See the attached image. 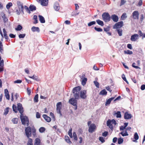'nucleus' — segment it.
I'll return each mask as SVG.
<instances>
[{
    "instance_id": "2",
    "label": "nucleus",
    "mask_w": 145,
    "mask_h": 145,
    "mask_svg": "<svg viewBox=\"0 0 145 145\" xmlns=\"http://www.w3.org/2000/svg\"><path fill=\"white\" fill-rule=\"evenodd\" d=\"M91 121H89L88 122V126H89V132L90 133H92L96 129V125L93 123L91 124Z\"/></svg>"
},
{
    "instance_id": "49",
    "label": "nucleus",
    "mask_w": 145,
    "mask_h": 145,
    "mask_svg": "<svg viewBox=\"0 0 145 145\" xmlns=\"http://www.w3.org/2000/svg\"><path fill=\"white\" fill-rule=\"evenodd\" d=\"M24 8L25 9V10H26V12L28 13H29L30 14V9H29V8L27 7V6H25L24 7Z\"/></svg>"
},
{
    "instance_id": "24",
    "label": "nucleus",
    "mask_w": 145,
    "mask_h": 145,
    "mask_svg": "<svg viewBox=\"0 0 145 145\" xmlns=\"http://www.w3.org/2000/svg\"><path fill=\"white\" fill-rule=\"evenodd\" d=\"M114 98V97H112V98H109L108 100H107L106 102V103H105V105L106 106L107 105L110 104L111 101L112 100H113Z\"/></svg>"
},
{
    "instance_id": "12",
    "label": "nucleus",
    "mask_w": 145,
    "mask_h": 145,
    "mask_svg": "<svg viewBox=\"0 0 145 145\" xmlns=\"http://www.w3.org/2000/svg\"><path fill=\"white\" fill-rule=\"evenodd\" d=\"M54 8L55 10L56 11H58L60 8L59 4L57 2H56L54 6Z\"/></svg>"
},
{
    "instance_id": "42",
    "label": "nucleus",
    "mask_w": 145,
    "mask_h": 145,
    "mask_svg": "<svg viewBox=\"0 0 145 145\" xmlns=\"http://www.w3.org/2000/svg\"><path fill=\"white\" fill-rule=\"evenodd\" d=\"M45 130V129L44 127H41L39 129L40 132L42 133L44 132Z\"/></svg>"
},
{
    "instance_id": "10",
    "label": "nucleus",
    "mask_w": 145,
    "mask_h": 145,
    "mask_svg": "<svg viewBox=\"0 0 145 145\" xmlns=\"http://www.w3.org/2000/svg\"><path fill=\"white\" fill-rule=\"evenodd\" d=\"M18 110L19 111L21 114H22L23 112V108L22 107V104L18 103V104L17 106Z\"/></svg>"
},
{
    "instance_id": "29",
    "label": "nucleus",
    "mask_w": 145,
    "mask_h": 145,
    "mask_svg": "<svg viewBox=\"0 0 145 145\" xmlns=\"http://www.w3.org/2000/svg\"><path fill=\"white\" fill-rule=\"evenodd\" d=\"M3 31L4 33V35L5 38L6 39H8V37L7 36V31H6L5 29V28H4L3 29Z\"/></svg>"
},
{
    "instance_id": "53",
    "label": "nucleus",
    "mask_w": 145,
    "mask_h": 145,
    "mask_svg": "<svg viewBox=\"0 0 145 145\" xmlns=\"http://www.w3.org/2000/svg\"><path fill=\"white\" fill-rule=\"evenodd\" d=\"M68 135L71 138L72 137V129H70L68 132Z\"/></svg>"
},
{
    "instance_id": "34",
    "label": "nucleus",
    "mask_w": 145,
    "mask_h": 145,
    "mask_svg": "<svg viewBox=\"0 0 145 145\" xmlns=\"http://www.w3.org/2000/svg\"><path fill=\"white\" fill-rule=\"evenodd\" d=\"M32 140L31 138H29L27 142V145H33Z\"/></svg>"
},
{
    "instance_id": "44",
    "label": "nucleus",
    "mask_w": 145,
    "mask_h": 145,
    "mask_svg": "<svg viewBox=\"0 0 145 145\" xmlns=\"http://www.w3.org/2000/svg\"><path fill=\"white\" fill-rule=\"evenodd\" d=\"M123 142V139L121 138H120L118 140V143L119 144H122Z\"/></svg>"
},
{
    "instance_id": "60",
    "label": "nucleus",
    "mask_w": 145,
    "mask_h": 145,
    "mask_svg": "<svg viewBox=\"0 0 145 145\" xmlns=\"http://www.w3.org/2000/svg\"><path fill=\"white\" fill-rule=\"evenodd\" d=\"M110 30L109 27H105L104 28V30L105 31L107 32L108 31Z\"/></svg>"
},
{
    "instance_id": "3",
    "label": "nucleus",
    "mask_w": 145,
    "mask_h": 145,
    "mask_svg": "<svg viewBox=\"0 0 145 145\" xmlns=\"http://www.w3.org/2000/svg\"><path fill=\"white\" fill-rule=\"evenodd\" d=\"M103 20L105 22H107L110 20V16L108 13L104 12L102 15Z\"/></svg>"
},
{
    "instance_id": "62",
    "label": "nucleus",
    "mask_w": 145,
    "mask_h": 145,
    "mask_svg": "<svg viewBox=\"0 0 145 145\" xmlns=\"http://www.w3.org/2000/svg\"><path fill=\"white\" fill-rule=\"evenodd\" d=\"M125 2L126 1L125 0H121L120 6H121L123 5L125 3Z\"/></svg>"
},
{
    "instance_id": "13",
    "label": "nucleus",
    "mask_w": 145,
    "mask_h": 145,
    "mask_svg": "<svg viewBox=\"0 0 145 145\" xmlns=\"http://www.w3.org/2000/svg\"><path fill=\"white\" fill-rule=\"evenodd\" d=\"M111 18L113 21L114 22H117L118 21V17L115 14L112 15L110 17V18Z\"/></svg>"
},
{
    "instance_id": "54",
    "label": "nucleus",
    "mask_w": 145,
    "mask_h": 145,
    "mask_svg": "<svg viewBox=\"0 0 145 145\" xmlns=\"http://www.w3.org/2000/svg\"><path fill=\"white\" fill-rule=\"evenodd\" d=\"M117 31L120 36H121L122 35V30L120 29H118Z\"/></svg>"
},
{
    "instance_id": "6",
    "label": "nucleus",
    "mask_w": 145,
    "mask_h": 145,
    "mask_svg": "<svg viewBox=\"0 0 145 145\" xmlns=\"http://www.w3.org/2000/svg\"><path fill=\"white\" fill-rule=\"evenodd\" d=\"M139 13L137 11H135L132 13V18L133 19H139Z\"/></svg>"
},
{
    "instance_id": "52",
    "label": "nucleus",
    "mask_w": 145,
    "mask_h": 145,
    "mask_svg": "<svg viewBox=\"0 0 145 145\" xmlns=\"http://www.w3.org/2000/svg\"><path fill=\"white\" fill-rule=\"evenodd\" d=\"M73 136L74 138V140H77L78 139V138L75 132H74L73 133Z\"/></svg>"
},
{
    "instance_id": "43",
    "label": "nucleus",
    "mask_w": 145,
    "mask_h": 145,
    "mask_svg": "<svg viewBox=\"0 0 145 145\" xmlns=\"http://www.w3.org/2000/svg\"><path fill=\"white\" fill-rule=\"evenodd\" d=\"M9 108V107H7L5 110L4 112V115H6L9 112L8 110Z\"/></svg>"
},
{
    "instance_id": "25",
    "label": "nucleus",
    "mask_w": 145,
    "mask_h": 145,
    "mask_svg": "<svg viewBox=\"0 0 145 145\" xmlns=\"http://www.w3.org/2000/svg\"><path fill=\"white\" fill-rule=\"evenodd\" d=\"M107 92L105 89L102 90L99 93L100 95H107Z\"/></svg>"
},
{
    "instance_id": "20",
    "label": "nucleus",
    "mask_w": 145,
    "mask_h": 145,
    "mask_svg": "<svg viewBox=\"0 0 145 145\" xmlns=\"http://www.w3.org/2000/svg\"><path fill=\"white\" fill-rule=\"evenodd\" d=\"M31 30L33 32L37 31L39 32L40 31L38 27L33 26L31 28Z\"/></svg>"
},
{
    "instance_id": "32",
    "label": "nucleus",
    "mask_w": 145,
    "mask_h": 145,
    "mask_svg": "<svg viewBox=\"0 0 145 145\" xmlns=\"http://www.w3.org/2000/svg\"><path fill=\"white\" fill-rule=\"evenodd\" d=\"M81 89V88L79 87L78 86L74 88L73 89V91H76L77 92H79V91H80Z\"/></svg>"
},
{
    "instance_id": "58",
    "label": "nucleus",
    "mask_w": 145,
    "mask_h": 145,
    "mask_svg": "<svg viewBox=\"0 0 145 145\" xmlns=\"http://www.w3.org/2000/svg\"><path fill=\"white\" fill-rule=\"evenodd\" d=\"M99 139L102 143L104 142L105 141L104 138L103 137H99Z\"/></svg>"
},
{
    "instance_id": "15",
    "label": "nucleus",
    "mask_w": 145,
    "mask_h": 145,
    "mask_svg": "<svg viewBox=\"0 0 145 145\" xmlns=\"http://www.w3.org/2000/svg\"><path fill=\"white\" fill-rule=\"evenodd\" d=\"M132 117L131 114H129L128 112H126L125 114L124 118L125 119H131Z\"/></svg>"
},
{
    "instance_id": "27",
    "label": "nucleus",
    "mask_w": 145,
    "mask_h": 145,
    "mask_svg": "<svg viewBox=\"0 0 145 145\" xmlns=\"http://www.w3.org/2000/svg\"><path fill=\"white\" fill-rule=\"evenodd\" d=\"M65 139L66 141L69 144H70L72 143L70 141L69 138L67 136H65Z\"/></svg>"
},
{
    "instance_id": "28",
    "label": "nucleus",
    "mask_w": 145,
    "mask_h": 145,
    "mask_svg": "<svg viewBox=\"0 0 145 145\" xmlns=\"http://www.w3.org/2000/svg\"><path fill=\"white\" fill-rule=\"evenodd\" d=\"M96 22L97 23V24L99 25H100L101 26H103L104 23L102 21L99 20H96Z\"/></svg>"
},
{
    "instance_id": "51",
    "label": "nucleus",
    "mask_w": 145,
    "mask_h": 145,
    "mask_svg": "<svg viewBox=\"0 0 145 145\" xmlns=\"http://www.w3.org/2000/svg\"><path fill=\"white\" fill-rule=\"evenodd\" d=\"M22 80H18L14 81V82L15 84H20L22 83Z\"/></svg>"
},
{
    "instance_id": "1",
    "label": "nucleus",
    "mask_w": 145,
    "mask_h": 145,
    "mask_svg": "<svg viewBox=\"0 0 145 145\" xmlns=\"http://www.w3.org/2000/svg\"><path fill=\"white\" fill-rule=\"evenodd\" d=\"M20 118L22 124L24 125H26L27 126L29 125V120L26 116H24L22 114H21Z\"/></svg>"
},
{
    "instance_id": "40",
    "label": "nucleus",
    "mask_w": 145,
    "mask_h": 145,
    "mask_svg": "<svg viewBox=\"0 0 145 145\" xmlns=\"http://www.w3.org/2000/svg\"><path fill=\"white\" fill-rule=\"evenodd\" d=\"M33 19L35 20V21L33 23L35 24H37L38 23L37 16L36 15H35L33 16Z\"/></svg>"
},
{
    "instance_id": "39",
    "label": "nucleus",
    "mask_w": 145,
    "mask_h": 145,
    "mask_svg": "<svg viewBox=\"0 0 145 145\" xmlns=\"http://www.w3.org/2000/svg\"><path fill=\"white\" fill-rule=\"evenodd\" d=\"M38 94H36L35 96L34 99V102H37L38 101Z\"/></svg>"
},
{
    "instance_id": "17",
    "label": "nucleus",
    "mask_w": 145,
    "mask_h": 145,
    "mask_svg": "<svg viewBox=\"0 0 145 145\" xmlns=\"http://www.w3.org/2000/svg\"><path fill=\"white\" fill-rule=\"evenodd\" d=\"M44 118L46 121L48 122H50L51 121V118L50 117L48 116L46 114H43L42 116Z\"/></svg>"
},
{
    "instance_id": "31",
    "label": "nucleus",
    "mask_w": 145,
    "mask_h": 145,
    "mask_svg": "<svg viewBox=\"0 0 145 145\" xmlns=\"http://www.w3.org/2000/svg\"><path fill=\"white\" fill-rule=\"evenodd\" d=\"M114 115L115 116H116V117L117 118H120L121 117V112L120 111L117 112L114 114Z\"/></svg>"
},
{
    "instance_id": "7",
    "label": "nucleus",
    "mask_w": 145,
    "mask_h": 145,
    "mask_svg": "<svg viewBox=\"0 0 145 145\" xmlns=\"http://www.w3.org/2000/svg\"><path fill=\"white\" fill-rule=\"evenodd\" d=\"M123 22L122 21L116 23L114 25L113 27V28L116 29L120 28L123 26Z\"/></svg>"
},
{
    "instance_id": "26",
    "label": "nucleus",
    "mask_w": 145,
    "mask_h": 145,
    "mask_svg": "<svg viewBox=\"0 0 145 145\" xmlns=\"http://www.w3.org/2000/svg\"><path fill=\"white\" fill-rule=\"evenodd\" d=\"M120 134L122 136L124 137L128 135V134L126 131H123L121 132Z\"/></svg>"
},
{
    "instance_id": "47",
    "label": "nucleus",
    "mask_w": 145,
    "mask_h": 145,
    "mask_svg": "<svg viewBox=\"0 0 145 145\" xmlns=\"http://www.w3.org/2000/svg\"><path fill=\"white\" fill-rule=\"evenodd\" d=\"M12 6V4L11 3H9L6 5V8L7 9H8L10 7Z\"/></svg>"
},
{
    "instance_id": "23",
    "label": "nucleus",
    "mask_w": 145,
    "mask_h": 145,
    "mask_svg": "<svg viewBox=\"0 0 145 145\" xmlns=\"http://www.w3.org/2000/svg\"><path fill=\"white\" fill-rule=\"evenodd\" d=\"M107 125L109 127L110 129H113V126L112 125V123H111V120H108L107 121Z\"/></svg>"
},
{
    "instance_id": "21",
    "label": "nucleus",
    "mask_w": 145,
    "mask_h": 145,
    "mask_svg": "<svg viewBox=\"0 0 145 145\" xmlns=\"http://www.w3.org/2000/svg\"><path fill=\"white\" fill-rule=\"evenodd\" d=\"M39 17L40 22L42 23H44L45 22V20L44 18L41 15H39Z\"/></svg>"
},
{
    "instance_id": "14",
    "label": "nucleus",
    "mask_w": 145,
    "mask_h": 145,
    "mask_svg": "<svg viewBox=\"0 0 145 145\" xmlns=\"http://www.w3.org/2000/svg\"><path fill=\"white\" fill-rule=\"evenodd\" d=\"M40 2L41 5L43 6H46L48 5V0H39Z\"/></svg>"
},
{
    "instance_id": "46",
    "label": "nucleus",
    "mask_w": 145,
    "mask_h": 145,
    "mask_svg": "<svg viewBox=\"0 0 145 145\" xmlns=\"http://www.w3.org/2000/svg\"><path fill=\"white\" fill-rule=\"evenodd\" d=\"M96 24V22L95 21H92L89 23L88 25V26H91L92 25L95 24Z\"/></svg>"
},
{
    "instance_id": "8",
    "label": "nucleus",
    "mask_w": 145,
    "mask_h": 145,
    "mask_svg": "<svg viewBox=\"0 0 145 145\" xmlns=\"http://www.w3.org/2000/svg\"><path fill=\"white\" fill-rule=\"evenodd\" d=\"M139 39V35L137 34H134L131 37V40L132 41H136Z\"/></svg>"
},
{
    "instance_id": "5",
    "label": "nucleus",
    "mask_w": 145,
    "mask_h": 145,
    "mask_svg": "<svg viewBox=\"0 0 145 145\" xmlns=\"http://www.w3.org/2000/svg\"><path fill=\"white\" fill-rule=\"evenodd\" d=\"M69 103L73 106H75V110L77 109V101L74 98H71L69 101Z\"/></svg>"
},
{
    "instance_id": "16",
    "label": "nucleus",
    "mask_w": 145,
    "mask_h": 145,
    "mask_svg": "<svg viewBox=\"0 0 145 145\" xmlns=\"http://www.w3.org/2000/svg\"><path fill=\"white\" fill-rule=\"evenodd\" d=\"M5 94L6 99L8 100H9L10 99V96L8 90L7 89H6L5 90Z\"/></svg>"
},
{
    "instance_id": "11",
    "label": "nucleus",
    "mask_w": 145,
    "mask_h": 145,
    "mask_svg": "<svg viewBox=\"0 0 145 145\" xmlns=\"http://www.w3.org/2000/svg\"><path fill=\"white\" fill-rule=\"evenodd\" d=\"M86 90H84L81 91L80 93V97L81 98L83 99H85L86 97Z\"/></svg>"
},
{
    "instance_id": "41",
    "label": "nucleus",
    "mask_w": 145,
    "mask_h": 145,
    "mask_svg": "<svg viewBox=\"0 0 145 145\" xmlns=\"http://www.w3.org/2000/svg\"><path fill=\"white\" fill-rule=\"evenodd\" d=\"M12 121L13 123L16 124L18 123V119L17 118H14L12 120Z\"/></svg>"
},
{
    "instance_id": "64",
    "label": "nucleus",
    "mask_w": 145,
    "mask_h": 145,
    "mask_svg": "<svg viewBox=\"0 0 145 145\" xmlns=\"http://www.w3.org/2000/svg\"><path fill=\"white\" fill-rule=\"evenodd\" d=\"M106 89L109 91L110 92H111L112 91V90L110 89V86H107L106 87Z\"/></svg>"
},
{
    "instance_id": "56",
    "label": "nucleus",
    "mask_w": 145,
    "mask_h": 145,
    "mask_svg": "<svg viewBox=\"0 0 145 145\" xmlns=\"http://www.w3.org/2000/svg\"><path fill=\"white\" fill-rule=\"evenodd\" d=\"M25 34H20L19 35V37L20 38H23L25 37Z\"/></svg>"
},
{
    "instance_id": "38",
    "label": "nucleus",
    "mask_w": 145,
    "mask_h": 145,
    "mask_svg": "<svg viewBox=\"0 0 145 145\" xmlns=\"http://www.w3.org/2000/svg\"><path fill=\"white\" fill-rule=\"evenodd\" d=\"M124 53L125 54H127L130 55L132 54L133 53L132 51H131L129 50H127V51H124Z\"/></svg>"
},
{
    "instance_id": "9",
    "label": "nucleus",
    "mask_w": 145,
    "mask_h": 145,
    "mask_svg": "<svg viewBox=\"0 0 145 145\" xmlns=\"http://www.w3.org/2000/svg\"><path fill=\"white\" fill-rule=\"evenodd\" d=\"M61 103L59 102L56 105L57 110L58 113L59 114L61 115L60 110L61 108Z\"/></svg>"
},
{
    "instance_id": "59",
    "label": "nucleus",
    "mask_w": 145,
    "mask_h": 145,
    "mask_svg": "<svg viewBox=\"0 0 145 145\" xmlns=\"http://www.w3.org/2000/svg\"><path fill=\"white\" fill-rule=\"evenodd\" d=\"M3 50V44L2 42L0 41V52H1Z\"/></svg>"
},
{
    "instance_id": "18",
    "label": "nucleus",
    "mask_w": 145,
    "mask_h": 145,
    "mask_svg": "<svg viewBox=\"0 0 145 145\" xmlns=\"http://www.w3.org/2000/svg\"><path fill=\"white\" fill-rule=\"evenodd\" d=\"M73 93L74 94V96L76 99H78L79 97V92H77V91H73Z\"/></svg>"
},
{
    "instance_id": "30",
    "label": "nucleus",
    "mask_w": 145,
    "mask_h": 145,
    "mask_svg": "<svg viewBox=\"0 0 145 145\" xmlns=\"http://www.w3.org/2000/svg\"><path fill=\"white\" fill-rule=\"evenodd\" d=\"M134 138L136 140H133V141L134 142H137V140L138 139L139 137L137 133H135L134 135Z\"/></svg>"
},
{
    "instance_id": "37",
    "label": "nucleus",
    "mask_w": 145,
    "mask_h": 145,
    "mask_svg": "<svg viewBox=\"0 0 145 145\" xmlns=\"http://www.w3.org/2000/svg\"><path fill=\"white\" fill-rule=\"evenodd\" d=\"M29 77L37 81H38L39 80L38 77L36 76H35L34 75L32 76H29Z\"/></svg>"
},
{
    "instance_id": "57",
    "label": "nucleus",
    "mask_w": 145,
    "mask_h": 145,
    "mask_svg": "<svg viewBox=\"0 0 145 145\" xmlns=\"http://www.w3.org/2000/svg\"><path fill=\"white\" fill-rule=\"evenodd\" d=\"M94 83L96 87L97 88H99V83L97 81H94Z\"/></svg>"
},
{
    "instance_id": "22",
    "label": "nucleus",
    "mask_w": 145,
    "mask_h": 145,
    "mask_svg": "<svg viewBox=\"0 0 145 145\" xmlns=\"http://www.w3.org/2000/svg\"><path fill=\"white\" fill-rule=\"evenodd\" d=\"M81 79H82V85L84 86L86 84L87 81V78L85 77H83Z\"/></svg>"
},
{
    "instance_id": "55",
    "label": "nucleus",
    "mask_w": 145,
    "mask_h": 145,
    "mask_svg": "<svg viewBox=\"0 0 145 145\" xmlns=\"http://www.w3.org/2000/svg\"><path fill=\"white\" fill-rule=\"evenodd\" d=\"M135 64H136V63H133L132 64V66L133 67L135 68L136 69H140V68L139 67H138V66H135Z\"/></svg>"
},
{
    "instance_id": "48",
    "label": "nucleus",
    "mask_w": 145,
    "mask_h": 145,
    "mask_svg": "<svg viewBox=\"0 0 145 145\" xmlns=\"http://www.w3.org/2000/svg\"><path fill=\"white\" fill-rule=\"evenodd\" d=\"M13 110L15 112H17V109L16 106L13 105L12 106Z\"/></svg>"
},
{
    "instance_id": "50",
    "label": "nucleus",
    "mask_w": 145,
    "mask_h": 145,
    "mask_svg": "<svg viewBox=\"0 0 145 145\" xmlns=\"http://www.w3.org/2000/svg\"><path fill=\"white\" fill-rule=\"evenodd\" d=\"M94 29L96 31L98 32H101L103 31V29L101 28H97L96 27H94Z\"/></svg>"
},
{
    "instance_id": "61",
    "label": "nucleus",
    "mask_w": 145,
    "mask_h": 145,
    "mask_svg": "<svg viewBox=\"0 0 145 145\" xmlns=\"http://www.w3.org/2000/svg\"><path fill=\"white\" fill-rule=\"evenodd\" d=\"M32 133L33 136L35 137L36 136V130L35 129H33Z\"/></svg>"
},
{
    "instance_id": "36",
    "label": "nucleus",
    "mask_w": 145,
    "mask_h": 145,
    "mask_svg": "<svg viewBox=\"0 0 145 145\" xmlns=\"http://www.w3.org/2000/svg\"><path fill=\"white\" fill-rule=\"evenodd\" d=\"M29 8L30 10L31 11L35 10H36V7L33 5H31L29 7Z\"/></svg>"
},
{
    "instance_id": "35",
    "label": "nucleus",
    "mask_w": 145,
    "mask_h": 145,
    "mask_svg": "<svg viewBox=\"0 0 145 145\" xmlns=\"http://www.w3.org/2000/svg\"><path fill=\"white\" fill-rule=\"evenodd\" d=\"M127 17V16H126V13H124L122 14L121 16V19L122 20H125L126 18Z\"/></svg>"
},
{
    "instance_id": "19",
    "label": "nucleus",
    "mask_w": 145,
    "mask_h": 145,
    "mask_svg": "<svg viewBox=\"0 0 145 145\" xmlns=\"http://www.w3.org/2000/svg\"><path fill=\"white\" fill-rule=\"evenodd\" d=\"M34 145H40V140L38 138H37L35 141Z\"/></svg>"
},
{
    "instance_id": "33",
    "label": "nucleus",
    "mask_w": 145,
    "mask_h": 145,
    "mask_svg": "<svg viewBox=\"0 0 145 145\" xmlns=\"http://www.w3.org/2000/svg\"><path fill=\"white\" fill-rule=\"evenodd\" d=\"M18 8L20 10H21V12H22L23 14H24V13L23 11L24 7L22 5H19V6H18Z\"/></svg>"
},
{
    "instance_id": "45",
    "label": "nucleus",
    "mask_w": 145,
    "mask_h": 145,
    "mask_svg": "<svg viewBox=\"0 0 145 145\" xmlns=\"http://www.w3.org/2000/svg\"><path fill=\"white\" fill-rule=\"evenodd\" d=\"M22 28V26L20 25H18L17 27L15 28V29L17 31H20Z\"/></svg>"
},
{
    "instance_id": "4",
    "label": "nucleus",
    "mask_w": 145,
    "mask_h": 145,
    "mask_svg": "<svg viewBox=\"0 0 145 145\" xmlns=\"http://www.w3.org/2000/svg\"><path fill=\"white\" fill-rule=\"evenodd\" d=\"M25 132L27 137L29 138L31 137V127L29 126L26 127L25 129Z\"/></svg>"
},
{
    "instance_id": "63",
    "label": "nucleus",
    "mask_w": 145,
    "mask_h": 145,
    "mask_svg": "<svg viewBox=\"0 0 145 145\" xmlns=\"http://www.w3.org/2000/svg\"><path fill=\"white\" fill-rule=\"evenodd\" d=\"M108 132L107 131H105L102 134V136L103 137H105L108 135Z\"/></svg>"
}]
</instances>
